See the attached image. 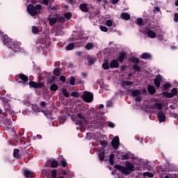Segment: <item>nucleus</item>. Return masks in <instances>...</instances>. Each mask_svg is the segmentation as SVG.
Masks as SVG:
<instances>
[{
    "label": "nucleus",
    "mask_w": 178,
    "mask_h": 178,
    "mask_svg": "<svg viewBox=\"0 0 178 178\" xmlns=\"http://www.w3.org/2000/svg\"><path fill=\"white\" fill-rule=\"evenodd\" d=\"M114 168L120 170L122 174L129 175L131 172L134 171V165L131 162H126L125 167L120 165H114Z\"/></svg>",
    "instance_id": "obj_1"
},
{
    "label": "nucleus",
    "mask_w": 178,
    "mask_h": 178,
    "mask_svg": "<svg viewBox=\"0 0 178 178\" xmlns=\"http://www.w3.org/2000/svg\"><path fill=\"white\" fill-rule=\"evenodd\" d=\"M3 44L8 47L13 53L20 52V43L19 42H13L11 38H7L3 40Z\"/></svg>",
    "instance_id": "obj_2"
},
{
    "label": "nucleus",
    "mask_w": 178,
    "mask_h": 178,
    "mask_svg": "<svg viewBox=\"0 0 178 178\" xmlns=\"http://www.w3.org/2000/svg\"><path fill=\"white\" fill-rule=\"evenodd\" d=\"M82 99L86 103H91L94 100V95L91 92L85 91L82 95Z\"/></svg>",
    "instance_id": "obj_3"
},
{
    "label": "nucleus",
    "mask_w": 178,
    "mask_h": 178,
    "mask_svg": "<svg viewBox=\"0 0 178 178\" xmlns=\"http://www.w3.org/2000/svg\"><path fill=\"white\" fill-rule=\"evenodd\" d=\"M27 12L32 17L38 15V11L35 9V7L33 5H29L27 6Z\"/></svg>",
    "instance_id": "obj_4"
},
{
    "label": "nucleus",
    "mask_w": 178,
    "mask_h": 178,
    "mask_svg": "<svg viewBox=\"0 0 178 178\" xmlns=\"http://www.w3.org/2000/svg\"><path fill=\"white\" fill-rule=\"evenodd\" d=\"M32 108L36 113H41V112L43 113L46 117H49L51 115V111H42L40 108H38L37 106H33Z\"/></svg>",
    "instance_id": "obj_5"
},
{
    "label": "nucleus",
    "mask_w": 178,
    "mask_h": 178,
    "mask_svg": "<svg viewBox=\"0 0 178 178\" xmlns=\"http://www.w3.org/2000/svg\"><path fill=\"white\" fill-rule=\"evenodd\" d=\"M29 86L35 89L42 88L44 86V83H36L35 81H30Z\"/></svg>",
    "instance_id": "obj_6"
},
{
    "label": "nucleus",
    "mask_w": 178,
    "mask_h": 178,
    "mask_svg": "<svg viewBox=\"0 0 178 178\" xmlns=\"http://www.w3.org/2000/svg\"><path fill=\"white\" fill-rule=\"evenodd\" d=\"M119 138L118 136L114 137L113 140L111 141V146L114 149H119Z\"/></svg>",
    "instance_id": "obj_7"
},
{
    "label": "nucleus",
    "mask_w": 178,
    "mask_h": 178,
    "mask_svg": "<svg viewBox=\"0 0 178 178\" xmlns=\"http://www.w3.org/2000/svg\"><path fill=\"white\" fill-rule=\"evenodd\" d=\"M162 81V77L160 74H158L156 76V79L154 80V85L156 88H159L161 86V82Z\"/></svg>",
    "instance_id": "obj_8"
},
{
    "label": "nucleus",
    "mask_w": 178,
    "mask_h": 178,
    "mask_svg": "<svg viewBox=\"0 0 178 178\" xmlns=\"http://www.w3.org/2000/svg\"><path fill=\"white\" fill-rule=\"evenodd\" d=\"M150 108L152 110H162L163 105L161 103L156 102L150 106Z\"/></svg>",
    "instance_id": "obj_9"
},
{
    "label": "nucleus",
    "mask_w": 178,
    "mask_h": 178,
    "mask_svg": "<svg viewBox=\"0 0 178 178\" xmlns=\"http://www.w3.org/2000/svg\"><path fill=\"white\" fill-rule=\"evenodd\" d=\"M24 174L26 178H33L35 177V173L29 170H25Z\"/></svg>",
    "instance_id": "obj_10"
},
{
    "label": "nucleus",
    "mask_w": 178,
    "mask_h": 178,
    "mask_svg": "<svg viewBox=\"0 0 178 178\" xmlns=\"http://www.w3.org/2000/svg\"><path fill=\"white\" fill-rule=\"evenodd\" d=\"M48 20L49 21L50 26H54L58 22L57 17H53L51 15L48 17Z\"/></svg>",
    "instance_id": "obj_11"
},
{
    "label": "nucleus",
    "mask_w": 178,
    "mask_h": 178,
    "mask_svg": "<svg viewBox=\"0 0 178 178\" xmlns=\"http://www.w3.org/2000/svg\"><path fill=\"white\" fill-rule=\"evenodd\" d=\"M19 78L23 81V84H26L29 81V77L24 74H19Z\"/></svg>",
    "instance_id": "obj_12"
},
{
    "label": "nucleus",
    "mask_w": 178,
    "mask_h": 178,
    "mask_svg": "<svg viewBox=\"0 0 178 178\" xmlns=\"http://www.w3.org/2000/svg\"><path fill=\"white\" fill-rule=\"evenodd\" d=\"M110 67L115 68V69L119 68V62L118 61V60H111V62L110 63Z\"/></svg>",
    "instance_id": "obj_13"
},
{
    "label": "nucleus",
    "mask_w": 178,
    "mask_h": 178,
    "mask_svg": "<svg viewBox=\"0 0 178 178\" xmlns=\"http://www.w3.org/2000/svg\"><path fill=\"white\" fill-rule=\"evenodd\" d=\"M157 116L160 122H163L165 121V116L162 112H159L157 114Z\"/></svg>",
    "instance_id": "obj_14"
},
{
    "label": "nucleus",
    "mask_w": 178,
    "mask_h": 178,
    "mask_svg": "<svg viewBox=\"0 0 178 178\" xmlns=\"http://www.w3.org/2000/svg\"><path fill=\"white\" fill-rule=\"evenodd\" d=\"M79 8H80V10L83 13H88V7L87 3H82V4H81Z\"/></svg>",
    "instance_id": "obj_15"
},
{
    "label": "nucleus",
    "mask_w": 178,
    "mask_h": 178,
    "mask_svg": "<svg viewBox=\"0 0 178 178\" xmlns=\"http://www.w3.org/2000/svg\"><path fill=\"white\" fill-rule=\"evenodd\" d=\"M61 92H62V94L63 95V96H64L65 97H66V98H69L70 96V92H69V91L67 90V89L65 88H63L61 89Z\"/></svg>",
    "instance_id": "obj_16"
},
{
    "label": "nucleus",
    "mask_w": 178,
    "mask_h": 178,
    "mask_svg": "<svg viewBox=\"0 0 178 178\" xmlns=\"http://www.w3.org/2000/svg\"><path fill=\"white\" fill-rule=\"evenodd\" d=\"M94 47H95V46H94V43L93 42H88L85 46V49L87 51L92 50V49H94Z\"/></svg>",
    "instance_id": "obj_17"
},
{
    "label": "nucleus",
    "mask_w": 178,
    "mask_h": 178,
    "mask_svg": "<svg viewBox=\"0 0 178 178\" xmlns=\"http://www.w3.org/2000/svg\"><path fill=\"white\" fill-rule=\"evenodd\" d=\"M124 58H126V53L124 52H122L120 54V56L118 57V61L120 63H123V61L124 60Z\"/></svg>",
    "instance_id": "obj_18"
},
{
    "label": "nucleus",
    "mask_w": 178,
    "mask_h": 178,
    "mask_svg": "<svg viewBox=\"0 0 178 178\" xmlns=\"http://www.w3.org/2000/svg\"><path fill=\"white\" fill-rule=\"evenodd\" d=\"M121 18L123 20H129L130 19V15L127 13H121Z\"/></svg>",
    "instance_id": "obj_19"
},
{
    "label": "nucleus",
    "mask_w": 178,
    "mask_h": 178,
    "mask_svg": "<svg viewBox=\"0 0 178 178\" xmlns=\"http://www.w3.org/2000/svg\"><path fill=\"white\" fill-rule=\"evenodd\" d=\"M147 90L152 95H153L155 93V88L153 86L149 85L147 86Z\"/></svg>",
    "instance_id": "obj_20"
},
{
    "label": "nucleus",
    "mask_w": 178,
    "mask_h": 178,
    "mask_svg": "<svg viewBox=\"0 0 178 178\" xmlns=\"http://www.w3.org/2000/svg\"><path fill=\"white\" fill-rule=\"evenodd\" d=\"M147 36L151 39H154L156 38V33L149 30L147 31Z\"/></svg>",
    "instance_id": "obj_21"
},
{
    "label": "nucleus",
    "mask_w": 178,
    "mask_h": 178,
    "mask_svg": "<svg viewBox=\"0 0 178 178\" xmlns=\"http://www.w3.org/2000/svg\"><path fill=\"white\" fill-rule=\"evenodd\" d=\"M122 86L123 87L131 86H133V81H124L122 83Z\"/></svg>",
    "instance_id": "obj_22"
},
{
    "label": "nucleus",
    "mask_w": 178,
    "mask_h": 178,
    "mask_svg": "<svg viewBox=\"0 0 178 178\" xmlns=\"http://www.w3.org/2000/svg\"><path fill=\"white\" fill-rule=\"evenodd\" d=\"M99 159L101 161H104V160L105 159V153L104 152V151H99Z\"/></svg>",
    "instance_id": "obj_23"
},
{
    "label": "nucleus",
    "mask_w": 178,
    "mask_h": 178,
    "mask_svg": "<svg viewBox=\"0 0 178 178\" xmlns=\"http://www.w3.org/2000/svg\"><path fill=\"white\" fill-rule=\"evenodd\" d=\"M151 58V55L148 53H143L142 55H141V58L142 59H145V60H147V59H149Z\"/></svg>",
    "instance_id": "obj_24"
},
{
    "label": "nucleus",
    "mask_w": 178,
    "mask_h": 178,
    "mask_svg": "<svg viewBox=\"0 0 178 178\" xmlns=\"http://www.w3.org/2000/svg\"><path fill=\"white\" fill-rule=\"evenodd\" d=\"M74 49V43H70L65 48L66 51H72Z\"/></svg>",
    "instance_id": "obj_25"
},
{
    "label": "nucleus",
    "mask_w": 178,
    "mask_h": 178,
    "mask_svg": "<svg viewBox=\"0 0 178 178\" xmlns=\"http://www.w3.org/2000/svg\"><path fill=\"white\" fill-rule=\"evenodd\" d=\"M114 159H115V154H111L110 155V158H109V159H108V161H109L110 165H113V164L115 163V161H113Z\"/></svg>",
    "instance_id": "obj_26"
},
{
    "label": "nucleus",
    "mask_w": 178,
    "mask_h": 178,
    "mask_svg": "<svg viewBox=\"0 0 178 178\" xmlns=\"http://www.w3.org/2000/svg\"><path fill=\"white\" fill-rule=\"evenodd\" d=\"M163 95L167 98L174 97L173 94H172L171 92H163Z\"/></svg>",
    "instance_id": "obj_27"
},
{
    "label": "nucleus",
    "mask_w": 178,
    "mask_h": 178,
    "mask_svg": "<svg viewBox=\"0 0 178 178\" xmlns=\"http://www.w3.org/2000/svg\"><path fill=\"white\" fill-rule=\"evenodd\" d=\"M58 166V162L56 160H53L51 163V167L55 168Z\"/></svg>",
    "instance_id": "obj_28"
},
{
    "label": "nucleus",
    "mask_w": 178,
    "mask_h": 178,
    "mask_svg": "<svg viewBox=\"0 0 178 178\" xmlns=\"http://www.w3.org/2000/svg\"><path fill=\"white\" fill-rule=\"evenodd\" d=\"M131 94L133 97H137L140 95V90H134L132 91Z\"/></svg>",
    "instance_id": "obj_29"
},
{
    "label": "nucleus",
    "mask_w": 178,
    "mask_h": 178,
    "mask_svg": "<svg viewBox=\"0 0 178 178\" xmlns=\"http://www.w3.org/2000/svg\"><path fill=\"white\" fill-rule=\"evenodd\" d=\"M58 85H56V84H52V85L50 86V90H51V91L56 92V91L58 90Z\"/></svg>",
    "instance_id": "obj_30"
},
{
    "label": "nucleus",
    "mask_w": 178,
    "mask_h": 178,
    "mask_svg": "<svg viewBox=\"0 0 178 178\" xmlns=\"http://www.w3.org/2000/svg\"><path fill=\"white\" fill-rule=\"evenodd\" d=\"M106 25L108 27H112V26H113V20L112 19H107L106 22Z\"/></svg>",
    "instance_id": "obj_31"
},
{
    "label": "nucleus",
    "mask_w": 178,
    "mask_h": 178,
    "mask_svg": "<svg viewBox=\"0 0 178 178\" xmlns=\"http://www.w3.org/2000/svg\"><path fill=\"white\" fill-rule=\"evenodd\" d=\"M10 105L8 103L4 104V109L6 112H10Z\"/></svg>",
    "instance_id": "obj_32"
},
{
    "label": "nucleus",
    "mask_w": 178,
    "mask_h": 178,
    "mask_svg": "<svg viewBox=\"0 0 178 178\" xmlns=\"http://www.w3.org/2000/svg\"><path fill=\"white\" fill-rule=\"evenodd\" d=\"M32 33L35 35L38 34L40 33V31L37 26H33L32 27Z\"/></svg>",
    "instance_id": "obj_33"
},
{
    "label": "nucleus",
    "mask_w": 178,
    "mask_h": 178,
    "mask_svg": "<svg viewBox=\"0 0 178 178\" xmlns=\"http://www.w3.org/2000/svg\"><path fill=\"white\" fill-rule=\"evenodd\" d=\"M19 149H14V152H13V156H14L15 158H19Z\"/></svg>",
    "instance_id": "obj_34"
},
{
    "label": "nucleus",
    "mask_w": 178,
    "mask_h": 178,
    "mask_svg": "<svg viewBox=\"0 0 178 178\" xmlns=\"http://www.w3.org/2000/svg\"><path fill=\"white\" fill-rule=\"evenodd\" d=\"M143 175L144 177H149V178H152L154 177V175L151 172H143Z\"/></svg>",
    "instance_id": "obj_35"
},
{
    "label": "nucleus",
    "mask_w": 178,
    "mask_h": 178,
    "mask_svg": "<svg viewBox=\"0 0 178 178\" xmlns=\"http://www.w3.org/2000/svg\"><path fill=\"white\" fill-rule=\"evenodd\" d=\"M64 17L66 19L70 20L72 19V13H65Z\"/></svg>",
    "instance_id": "obj_36"
},
{
    "label": "nucleus",
    "mask_w": 178,
    "mask_h": 178,
    "mask_svg": "<svg viewBox=\"0 0 178 178\" xmlns=\"http://www.w3.org/2000/svg\"><path fill=\"white\" fill-rule=\"evenodd\" d=\"M75 83H76V79L74 76H71L70 78V84L71 86H74Z\"/></svg>",
    "instance_id": "obj_37"
},
{
    "label": "nucleus",
    "mask_w": 178,
    "mask_h": 178,
    "mask_svg": "<svg viewBox=\"0 0 178 178\" xmlns=\"http://www.w3.org/2000/svg\"><path fill=\"white\" fill-rule=\"evenodd\" d=\"M102 67H103L105 70H109V63L105 62L104 63H103V64H102Z\"/></svg>",
    "instance_id": "obj_38"
},
{
    "label": "nucleus",
    "mask_w": 178,
    "mask_h": 178,
    "mask_svg": "<svg viewBox=\"0 0 178 178\" xmlns=\"http://www.w3.org/2000/svg\"><path fill=\"white\" fill-rule=\"evenodd\" d=\"M35 8L36 11L38 12V14H39L40 13V10L42 8V5H36Z\"/></svg>",
    "instance_id": "obj_39"
},
{
    "label": "nucleus",
    "mask_w": 178,
    "mask_h": 178,
    "mask_svg": "<svg viewBox=\"0 0 178 178\" xmlns=\"http://www.w3.org/2000/svg\"><path fill=\"white\" fill-rule=\"evenodd\" d=\"M94 61H95V59L92 58V57L88 58V63L89 65H92V64H94Z\"/></svg>",
    "instance_id": "obj_40"
},
{
    "label": "nucleus",
    "mask_w": 178,
    "mask_h": 178,
    "mask_svg": "<svg viewBox=\"0 0 178 178\" xmlns=\"http://www.w3.org/2000/svg\"><path fill=\"white\" fill-rule=\"evenodd\" d=\"M100 30L102 32L107 33L108 32V27L105 26H100Z\"/></svg>",
    "instance_id": "obj_41"
},
{
    "label": "nucleus",
    "mask_w": 178,
    "mask_h": 178,
    "mask_svg": "<svg viewBox=\"0 0 178 178\" xmlns=\"http://www.w3.org/2000/svg\"><path fill=\"white\" fill-rule=\"evenodd\" d=\"M57 173H58V171L56 170H52V171H51L52 178H56L57 177Z\"/></svg>",
    "instance_id": "obj_42"
},
{
    "label": "nucleus",
    "mask_w": 178,
    "mask_h": 178,
    "mask_svg": "<svg viewBox=\"0 0 178 178\" xmlns=\"http://www.w3.org/2000/svg\"><path fill=\"white\" fill-rule=\"evenodd\" d=\"M63 31L60 29H58L56 31L55 35L56 36H60V35H63Z\"/></svg>",
    "instance_id": "obj_43"
},
{
    "label": "nucleus",
    "mask_w": 178,
    "mask_h": 178,
    "mask_svg": "<svg viewBox=\"0 0 178 178\" xmlns=\"http://www.w3.org/2000/svg\"><path fill=\"white\" fill-rule=\"evenodd\" d=\"M143 19L141 18H138L136 20V24L139 26H142Z\"/></svg>",
    "instance_id": "obj_44"
},
{
    "label": "nucleus",
    "mask_w": 178,
    "mask_h": 178,
    "mask_svg": "<svg viewBox=\"0 0 178 178\" xmlns=\"http://www.w3.org/2000/svg\"><path fill=\"white\" fill-rule=\"evenodd\" d=\"M171 93L173 95V97H175V95H177V88H174L171 90Z\"/></svg>",
    "instance_id": "obj_45"
},
{
    "label": "nucleus",
    "mask_w": 178,
    "mask_h": 178,
    "mask_svg": "<svg viewBox=\"0 0 178 178\" xmlns=\"http://www.w3.org/2000/svg\"><path fill=\"white\" fill-rule=\"evenodd\" d=\"M171 85L170 83H165L163 84V88H164V90H167V89H169L170 88Z\"/></svg>",
    "instance_id": "obj_46"
},
{
    "label": "nucleus",
    "mask_w": 178,
    "mask_h": 178,
    "mask_svg": "<svg viewBox=\"0 0 178 178\" xmlns=\"http://www.w3.org/2000/svg\"><path fill=\"white\" fill-rule=\"evenodd\" d=\"M71 96L72 97H76V98H79V92H76V91H74L71 93Z\"/></svg>",
    "instance_id": "obj_47"
},
{
    "label": "nucleus",
    "mask_w": 178,
    "mask_h": 178,
    "mask_svg": "<svg viewBox=\"0 0 178 178\" xmlns=\"http://www.w3.org/2000/svg\"><path fill=\"white\" fill-rule=\"evenodd\" d=\"M61 163V165L63 167V168H66L67 166V162L66 161V160H62L60 161Z\"/></svg>",
    "instance_id": "obj_48"
},
{
    "label": "nucleus",
    "mask_w": 178,
    "mask_h": 178,
    "mask_svg": "<svg viewBox=\"0 0 178 178\" xmlns=\"http://www.w3.org/2000/svg\"><path fill=\"white\" fill-rule=\"evenodd\" d=\"M60 73V69L59 68H56L54 70V74H55L56 76H59Z\"/></svg>",
    "instance_id": "obj_49"
},
{
    "label": "nucleus",
    "mask_w": 178,
    "mask_h": 178,
    "mask_svg": "<svg viewBox=\"0 0 178 178\" xmlns=\"http://www.w3.org/2000/svg\"><path fill=\"white\" fill-rule=\"evenodd\" d=\"M122 159L124 160H129L130 159V155H129V154H125L122 155Z\"/></svg>",
    "instance_id": "obj_50"
},
{
    "label": "nucleus",
    "mask_w": 178,
    "mask_h": 178,
    "mask_svg": "<svg viewBox=\"0 0 178 178\" xmlns=\"http://www.w3.org/2000/svg\"><path fill=\"white\" fill-rule=\"evenodd\" d=\"M106 106L108 108H111V107L113 106V103L112 102V101H108L106 103Z\"/></svg>",
    "instance_id": "obj_51"
},
{
    "label": "nucleus",
    "mask_w": 178,
    "mask_h": 178,
    "mask_svg": "<svg viewBox=\"0 0 178 178\" xmlns=\"http://www.w3.org/2000/svg\"><path fill=\"white\" fill-rule=\"evenodd\" d=\"M107 125L110 128H115V124L113 122H108Z\"/></svg>",
    "instance_id": "obj_52"
},
{
    "label": "nucleus",
    "mask_w": 178,
    "mask_h": 178,
    "mask_svg": "<svg viewBox=\"0 0 178 178\" xmlns=\"http://www.w3.org/2000/svg\"><path fill=\"white\" fill-rule=\"evenodd\" d=\"M40 106L42 108H45L47 106V102H41L40 103Z\"/></svg>",
    "instance_id": "obj_53"
},
{
    "label": "nucleus",
    "mask_w": 178,
    "mask_h": 178,
    "mask_svg": "<svg viewBox=\"0 0 178 178\" xmlns=\"http://www.w3.org/2000/svg\"><path fill=\"white\" fill-rule=\"evenodd\" d=\"M60 81H62L63 83L66 82V77L65 76H60Z\"/></svg>",
    "instance_id": "obj_54"
},
{
    "label": "nucleus",
    "mask_w": 178,
    "mask_h": 178,
    "mask_svg": "<svg viewBox=\"0 0 178 178\" xmlns=\"http://www.w3.org/2000/svg\"><path fill=\"white\" fill-rule=\"evenodd\" d=\"M132 159H133V160H136V161H140V165H143V159H138V158H136V157H134V156L132 158Z\"/></svg>",
    "instance_id": "obj_55"
},
{
    "label": "nucleus",
    "mask_w": 178,
    "mask_h": 178,
    "mask_svg": "<svg viewBox=\"0 0 178 178\" xmlns=\"http://www.w3.org/2000/svg\"><path fill=\"white\" fill-rule=\"evenodd\" d=\"M132 62H133V63H140V60L138 58H134L132 59Z\"/></svg>",
    "instance_id": "obj_56"
},
{
    "label": "nucleus",
    "mask_w": 178,
    "mask_h": 178,
    "mask_svg": "<svg viewBox=\"0 0 178 178\" xmlns=\"http://www.w3.org/2000/svg\"><path fill=\"white\" fill-rule=\"evenodd\" d=\"M174 22H175V23H177V22H178V13H175V14Z\"/></svg>",
    "instance_id": "obj_57"
},
{
    "label": "nucleus",
    "mask_w": 178,
    "mask_h": 178,
    "mask_svg": "<svg viewBox=\"0 0 178 178\" xmlns=\"http://www.w3.org/2000/svg\"><path fill=\"white\" fill-rule=\"evenodd\" d=\"M42 4L44 6H48L49 4V0H42Z\"/></svg>",
    "instance_id": "obj_58"
},
{
    "label": "nucleus",
    "mask_w": 178,
    "mask_h": 178,
    "mask_svg": "<svg viewBox=\"0 0 178 178\" xmlns=\"http://www.w3.org/2000/svg\"><path fill=\"white\" fill-rule=\"evenodd\" d=\"M134 69L136 70V71H140V66H138L137 64H135L134 65Z\"/></svg>",
    "instance_id": "obj_59"
},
{
    "label": "nucleus",
    "mask_w": 178,
    "mask_h": 178,
    "mask_svg": "<svg viewBox=\"0 0 178 178\" xmlns=\"http://www.w3.org/2000/svg\"><path fill=\"white\" fill-rule=\"evenodd\" d=\"M77 117H78L79 119H82V120L84 119V116H83V114H81V113H78V114H77Z\"/></svg>",
    "instance_id": "obj_60"
},
{
    "label": "nucleus",
    "mask_w": 178,
    "mask_h": 178,
    "mask_svg": "<svg viewBox=\"0 0 178 178\" xmlns=\"http://www.w3.org/2000/svg\"><path fill=\"white\" fill-rule=\"evenodd\" d=\"M100 145H103L104 147H105L106 145V141L105 140H102L100 141Z\"/></svg>",
    "instance_id": "obj_61"
},
{
    "label": "nucleus",
    "mask_w": 178,
    "mask_h": 178,
    "mask_svg": "<svg viewBox=\"0 0 178 178\" xmlns=\"http://www.w3.org/2000/svg\"><path fill=\"white\" fill-rule=\"evenodd\" d=\"M83 55V52H81V51H76V56H81Z\"/></svg>",
    "instance_id": "obj_62"
},
{
    "label": "nucleus",
    "mask_w": 178,
    "mask_h": 178,
    "mask_svg": "<svg viewBox=\"0 0 178 178\" xmlns=\"http://www.w3.org/2000/svg\"><path fill=\"white\" fill-rule=\"evenodd\" d=\"M136 101L138 102H140L141 101V98L140 96H138L136 97Z\"/></svg>",
    "instance_id": "obj_63"
},
{
    "label": "nucleus",
    "mask_w": 178,
    "mask_h": 178,
    "mask_svg": "<svg viewBox=\"0 0 178 178\" xmlns=\"http://www.w3.org/2000/svg\"><path fill=\"white\" fill-rule=\"evenodd\" d=\"M159 11H160L159 7H155V8H154V13H155V12H159Z\"/></svg>",
    "instance_id": "obj_64"
}]
</instances>
